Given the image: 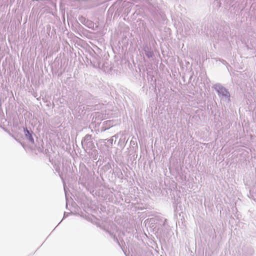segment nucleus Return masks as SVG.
I'll return each mask as SVG.
<instances>
[{
	"label": "nucleus",
	"mask_w": 256,
	"mask_h": 256,
	"mask_svg": "<svg viewBox=\"0 0 256 256\" xmlns=\"http://www.w3.org/2000/svg\"><path fill=\"white\" fill-rule=\"evenodd\" d=\"M26 136L31 141L34 142L32 135L30 134V132L26 128L25 130Z\"/></svg>",
	"instance_id": "f257e3e1"
}]
</instances>
